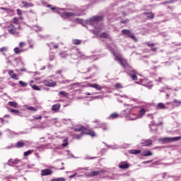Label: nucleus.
<instances>
[{
  "label": "nucleus",
  "instance_id": "obj_60",
  "mask_svg": "<svg viewBox=\"0 0 181 181\" xmlns=\"http://www.w3.org/2000/svg\"><path fill=\"white\" fill-rule=\"evenodd\" d=\"M69 177H70V178L74 177V175H72L69 176Z\"/></svg>",
  "mask_w": 181,
  "mask_h": 181
},
{
  "label": "nucleus",
  "instance_id": "obj_2",
  "mask_svg": "<svg viewBox=\"0 0 181 181\" xmlns=\"http://www.w3.org/2000/svg\"><path fill=\"white\" fill-rule=\"evenodd\" d=\"M74 131L81 133L76 136V139H80L83 135H90V136H95V133L93 130H86L84 127L81 125H77L74 127Z\"/></svg>",
  "mask_w": 181,
  "mask_h": 181
},
{
  "label": "nucleus",
  "instance_id": "obj_52",
  "mask_svg": "<svg viewBox=\"0 0 181 181\" xmlns=\"http://www.w3.org/2000/svg\"><path fill=\"white\" fill-rule=\"evenodd\" d=\"M9 115H4V118H9Z\"/></svg>",
  "mask_w": 181,
  "mask_h": 181
},
{
  "label": "nucleus",
  "instance_id": "obj_15",
  "mask_svg": "<svg viewBox=\"0 0 181 181\" xmlns=\"http://www.w3.org/2000/svg\"><path fill=\"white\" fill-rule=\"evenodd\" d=\"M156 108H157V110H166L168 108V107H166V105H165V104H163L162 103H159L157 104Z\"/></svg>",
  "mask_w": 181,
  "mask_h": 181
},
{
  "label": "nucleus",
  "instance_id": "obj_13",
  "mask_svg": "<svg viewBox=\"0 0 181 181\" xmlns=\"http://www.w3.org/2000/svg\"><path fill=\"white\" fill-rule=\"evenodd\" d=\"M88 86H89V87H91L92 88H95L96 90H98V91H101L103 90V87L97 83H93V84L90 83Z\"/></svg>",
  "mask_w": 181,
  "mask_h": 181
},
{
  "label": "nucleus",
  "instance_id": "obj_59",
  "mask_svg": "<svg viewBox=\"0 0 181 181\" xmlns=\"http://www.w3.org/2000/svg\"><path fill=\"white\" fill-rule=\"evenodd\" d=\"M54 9H56V8H55V7H52V8H51V10H52V11H54Z\"/></svg>",
  "mask_w": 181,
  "mask_h": 181
},
{
  "label": "nucleus",
  "instance_id": "obj_29",
  "mask_svg": "<svg viewBox=\"0 0 181 181\" xmlns=\"http://www.w3.org/2000/svg\"><path fill=\"white\" fill-rule=\"evenodd\" d=\"M173 103H175V104H177L175 105V107H180V105H181V100H177V99H175L173 100Z\"/></svg>",
  "mask_w": 181,
  "mask_h": 181
},
{
  "label": "nucleus",
  "instance_id": "obj_49",
  "mask_svg": "<svg viewBox=\"0 0 181 181\" xmlns=\"http://www.w3.org/2000/svg\"><path fill=\"white\" fill-rule=\"evenodd\" d=\"M8 74H9V76H11V75L13 74V71L9 70V71H8Z\"/></svg>",
  "mask_w": 181,
  "mask_h": 181
},
{
  "label": "nucleus",
  "instance_id": "obj_1",
  "mask_svg": "<svg viewBox=\"0 0 181 181\" xmlns=\"http://www.w3.org/2000/svg\"><path fill=\"white\" fill-rule=\"evenodd\" d=\"M100 21H103V16H93L87 21L88 25H90V26H94L95 29L93 30V33L95 34L96 36H98V34L103 30V26L98 24V22H100Z\"/></svg>",
  "mask_w": 181,
  "mask_h": 181
},
{
  "label": "nucleus",
  "instance_id": "obj_58",
  "mask_svg": "<svg viewBox=\"0 0 181 181\" xmlns=\"http://www.w3.org/2000/svg\"><path fill=\"white\" fill-rule=\"evenodd\" d=\"M124 107H131V105L124 104Z\"/></svg>",
  "mask_w": 181,
  "mask_h": 181
},
{
  "label": "nucleus",
  "instance_id": "obj_21",
  "mask_svg": "<svg viewBox=\"0 0 181 181\" xmlns=\"http://www.w3.org/2000/svg\"><path fill=\"white\" fill-rule=\"evenodd\" d=\"M142 156H152V152H151L149 150H147L142 153Z\"/></svg>",
  "mask_w": 181,
  "mask_h": 181
},
{
  "label": "nucleus",
  "instance_id": "obj_14",
  "mask_svg": "<svg viewBox=\"0 0 181 181\" xmlns=\"http://www.w3.org/2000/svg\"><path fill=\"white\" fill-rule=\"evenodd\" d=\"M53 172L50 169H45L41 170V175L42 176H47V175H52Z\"/></svg>",
  "mask_w": 181,
  "mask_h": 181
},
{
  "label": "nucleus",
  "instance_id": "obj_17",
  "mask_svg": "<svg viewBox=\"0 0 181 181\" xmlns=\"http://www.w3.org/2000/svg\"><path fill=\"white\" fill-rule=\"evenodd\" d=\"M146 112V110H145L144 108H141L139 111V115H137L138 118H142V117L145 115Z\"/></svg>",
  "mask_w": 181,
  "mask_h": 181
},
{
  "label": "nucleus",
  "instance_id": "obj_64",
  "mask_svg": "<svg viewBox=\"0 0 181 181\" xmlns=\"http://www.w3.org/2000/svg\"><path fill=\"white\" fill-rule=\"evenodd\" d=\"M100 96L95 97V98H100Z\"/></svg>",
  "mask_w": 181,
  "mask_h": 181
},
{
  "label": "nucleus",
  "instance_id": "obj_19",
  "mask_svg": "<svg viewBox=\"0 0 181 181\" xmlns=\"http://www.w3.org/2000/svg\"><path fill=\"white\" fill-rule=\"evenodd\" d=\"M52 110V111H59V110H60V104L53 105Z\"/></svg>",
  "mask_w": 181,
  "mask_h": 181
},
{
  "label": "nucleus",
  "instance_id": "obj_39",
  "mask_svg": "<svg viewBox=\"0 0 181 181\" xmlns=\"http://www.w3.org/2000/svg\"><path fill=\"white\" fill-rule=\"evenodd\" d=\"M11 112H14L15 114H19V110H16L15 109H11Z\"/></svg>",
  "mask_w": 181,
  "mask_h": 181
},
{
  "label": "nucleus",
  "instance_id": "obj_62",
  "mask_svg": "<svg viewBox=\"0 0 181 181\" xmlns=\"http://www.w3.org/2000/svg\"><path fill=\"white\" fill-rule=\"evenodd\" d=\"M76 21H80L78 18H75Z\"/></svg>",
  "mask_w": 181,
  "mask_h": 181
},
{
  "label": "nucleus",
  "instance_id": "obj_50",
  "mask_svg": "<svg viewBox=\"0 0 181 181\" xmlns=\"http://www.w3.org/2000/svg\"><path fill=\"white\" fill-rule=\"evenodd\" d=\"M151 162H152V160L144 161V163H151Z\"/></svg>",
  "mask_w": 181,
  "mask_h": 181
},
{
  "label": "nucleus",
  "instance_id": "obj_12",
  "mask_svg": "<svg viewBox=\"0 0 181 181\" xmlns=\"http://www.w3.org/2000/svg\"><path fill=\"white\" fill-rule=\"evenodd\" d=\"M119 168L120 169H128V168H129V164H128L127 161H123L119 164Z\"/></svg>",
  "mask_w": 181,
  "mask_h": 181
},
{
  "label": "nucleus",
  "instance_id": "obj_18",
  "mask_svg": "<svg viewBox=\"0 0 181 181\" xmlns=\"http://www.w3.org/2000/svg\"><path fill=\"white\" fill-rule=\"evenodd\" d=\"M143 16H144V18H153V13H152V12L144 13Z\"/></svg>",
  "mask_w": 181,
  "mask_h": 181
},
{
  "label": "nucleus",
  "instance_id": "obj_54",
  "mask_svg": "<svg viewBox=\"0 0 181 181\" xmlns=\"http://www.w3.org/2000/svg\"><path fill=\"white\" fill-rule=\"evenodd\" d=\"M86 95H91V93H88V92H86Z\"/></svg>",
  "mask_w": 181,
  "mask_h": 181
},
{
  "label": "nucleus",
  "instance_id": "obj_32",
  "mask_svg": "<svg viewBox=\"0 0 181 181\" xmlns=\"http://www.w3.org/2000/svg\"><path fill=\"white\" fill-rule=\"evenodd\" d=\"M19 84L21 87H28V83H26L25 82H23L22 81H19Z\"/></svg>",
  "mask_w": 181,
  "mask_h": 181
},
{
  "label": "nucleus",
  "instance_id": "obj_16",
  "mask_svg": "<svg viewBox=\"0 0 181 181\" xmlns=\"http://www.w3.org/2000/svg\"><path fill=\"white\" fill-rule=\"evenodd\" d=\"M22 5L24 8H32L33 4L32 3H28L27 1H23Z\"/></svg>",
  "mask_w": 181,
  "mask_h": 181
},
{
  "label": "nucleus",
  "instance_id": "obj_31",
  "mask_svg": "<svg viewBox=\"0 0 181 181\" xmlns=\"http://www.w3.org/2000/svg\"><path fill=\"white\" fill-rule=\"evenodd\" d=\"M72 43L74 45H81V40H74L72 41Z\"/></svg>",
  "mask_w": 181,
  "mask_h": 181
},
{
  "label": "nucleus",
  "instance_id": "obj_53",
  "mask_svg": "<svg viewBox=\"0 0 181 181\" xmlns=\"http://www.w3.org/2000/svg\"><path fill=\"white\" fill-rule=\"evenodd\" d=\"M62 74V71H57V74Z\"/></svg>",
  "mask_w": 181,
  "mask_h": 181
},
{
  "label": "nucleus",
  "instance_id": "obj_51",
  "mask_svg": "<svg viewBox=\"0 0 181 181\" xmlns=\"http://www.w3.org/2000/svg\"><path fill=\"white\" fill-rule=\"evenodd\" d=\"M151 50H152V52H156L157 48H156V47H155V48H152V49H151Z\"/></svg>",
  "mask_w": 181,
  "mask_h": 181
},
{
  "label": "nucleus",
  "instance_id": "obj_63",
  "mask_svg": "<svg viewBox=\"0 0 181 181\" xmlns=\"http://www.w3.org/2000/svg\"><path fill=\"white\" fill-rule=\"evenodd\" d=\"M95 158L97 157H93V158H90V159H95Z\"/></svg>",
  "mask_w": 181,
  "mask_h": 181
},
{
  "label": "nucleus",
  "instance_id": "obj_56",
  "mask_svg": "<svg viewBox=\"0 0 181 181\" xmlns=\"http://www.w3.org/2000/svg\"><path fill=\"white\" fill-rule=\"evenodd\" d=\"M11 148H12V146H7L6 147V149H11Z\"/></svg>",
  "mask_w": 181,
  "mask_h": 181
},
{
  "label": "nucleus",
  "instance_id": "obj_8",
  "mask_svg": "<svg viewBox=\"0 0 181 181\" xmlns=\"http://www.w3.org/2000/svg\"><path fill=\"white\" fill-rule=\"evenodd\" d=\"M43 83L47 87H54L56 86V82L53 81V80H45L43 81Z\"/></svg>",
  "mask_w": 181,
  "mask_h": 181
},
{
  "label": "nucleus",
  "instance_id": "obj_30",
  "mask_svg": "<svg viewBox=\"0 0 181 181\" xmlns=\"http://www.w3.org/2000/svg\"><path fill=\"white\" fill-rule=\"evenodd\" d=\"M22 52H23V51L22 50V49H19L18 47H16V48L14 49V52L16 53V54H19V53H22Z\"/></svg>",
  "mask_w": 181,
  "mask_h": 181
},
{
  "label": "nucleus",
  "instance_id": "obj_33",
  "mask_svg": "<svg viewBox=\"0 0 181 181\" xmlns=\"http://www.w3.org/2000/svg\"><path fill=\"white\" fill-rule=\"evenodd\" d=\"M100 173L99 171H93L90 173L89 176H97Z\"/></svg>",
  "mask_w": 181,
  "mask_h": 181
},
{
  "label": "nucleus",
  "instance_id": "obj_4",
  "mask_svg": "<svg viewBox=\"0 0 181 181\" xmlns=\"http://www.w3.org/2000/svg\"><path fill=\"white\" fill-rule=\"evenodd\" d=\"M111 52L112 54L115 56V60L119 62L120 64H122L123 67H124V69H127L128 64H127V60L124 59L123 57H121L119 54H117V52H115V50L112 49Z\"/></svg>",
  "mask_w": 181,
  "mask_h": 181
},
{
  "label": "nucleus",
  "instance_id": "obj_25",
  "mask_svg": "<svg viewBox=\"0 0 181 181\" xmlns=\"http://www.w3.org/2000/svg\"><path fill=\"white\" fill-rule=\"evenodd\" d=\"M118 117H119V115L117 113H112L109 117V119H115V118H118Z\"/></svg>",
  "mask_w": 181,
  "mask_h": 181
},
{
  "label": "nucleus",
  "instance_id": "obj_3",
  "mask_svg": "<svg viewBox=\"0 0 181 181\" xmlns=\"http://www.w3.org/2000/svg\"><path fill=\"white\" fill-rule=\"evenodd\" d=\"M132 110V107L127 108L123 111L124 117H125L126 119L130 121H134V119H138V116L136 114L131 113V110Z\"/></svg>",
  "mask_w": 181,
  "mask_h": 181
},
{
  "label": "nucleus",
  "instance_id": "obj_35",
  "mask_svg": "<svg viewBox=\"0 0 181 181\" xmlns=\"http://www.w3.org/2000/svg\"><path fill=\"white\" fill-rule=\"evenodd\" d=\"M32 88H33V90H36L37 91H40V88L36 85H33Z\"/></svg>",
  "mask_w": 181,
  "mask_h": 181
},
{
  "label": "nucleus",
  "instance_id": "obj_36",
  "mask_svg": "<svg viewBox=\"0 0 181 181\" xmlns=\"http://www.w3.org/2000/svg\"><path fill=\"white\" fill-rule=\"evenodd\" d=\"M69 145V142H67V139L63 141L62 146L66 147Z\"/></svg>",
  "mask_w": 181,
  "mask_h": 181
},
{
  "label": "nucleus",
  "instance_id": "obj_42",
  "mask_svg": "<svg viewBox=\"0 0 181 181\" xmlns=\"http://www.w3.org/2000/svg\"><path fill=\"white\" fill-rule=\"evenodd\" d=\"M17 76H18V75H16V74H13L11 77V78L16 79Z\"/></svg>",
  "mask_w": 181,
  "mask_h": 181
},
{
  "label": "nucleus",
  "instance_id": "obj_11",
  "mask_svg": "<svg viewBox=\"0 0 181 181\" xmlns=\"http://www.w3.org/2000/svg\"><path fill=\"white\" fill-rule=\"evenodd\" d=\"M141 146H149V145H152V140L151 139H146L142 140L141 142Z\"/></svg>",
  "mask_w": 181,
  "mask_h": 181
},
{
  "label": "nucleus",
  "instance_id": "obj_9",
  "mask_svg": "<svg viewBox=\"0 0 181 181\" xmlns=\"http://www.w3.org/2000/svg\"><path fill=\"white\" fill-rule=\"evenodd\" d=\"M62 15L66 18H74V16H78V14H76V13L73 12L64 11L62 12Z\"/></svg>",
  "mask_w": 181,
  "mask_h": 181
},
{
  "label": "nucleus",
  "instance_id": "obj_37",
  "mask_svg": "<svg viewBox=\"0 0 181 181\" xmlns=\"http://www.w3.org/2000/svg\"><path fill=\"white\" fill-rule=\"evenodd\" d=\"M1 52L4 53V52H6L8 50V47H3L2 48L0 49Z\"/></svg>",
  "mask_w": 181,
  "mask_h": 181
},
{
  "label": "nucleus",
  "instance_id": "obj_45",
  "mask_svg": "<svg viewBox=\"0 0 181 181\" xmlns=\"http://www.w3.org/2000/svg\"><path fill=\"white\" fill-rule=\"evenodd\" d=\"M35 119H42V116H35Z\"/></svg>",
  "mask_w": 181,
  "mask_h": 181
},
{
  "label": "nucleus",
  "instance_id": "obj_38",
  "mask_svg": "<svg viewBox=\"0 0 181 181\" xmlns=\"http://www.w3.org/2000/svg\"><path fill=\"white\" fill-rule=\"evenodd\" d=\"M115 88H122V86L121 85V83H117L115 84Z\"/></svg>",
  "mask_w": 181,
  "mask_h": 181
},
{
  "label": "nucleus",
  "instance_id": "obj_5",
  "mask_svg": "<svg viewBox=\"0 0 181 181\" xmlns=\"http://www.w3.org/2000/svg\"><path fill=\"white\" fill-rule=\"evenodd\" d=\"M181 136L176 137H164L159 139L160 142H164V144H168L169 142H177L180 141Z\"/></svg>",
  "mask_w": 181,
  "mask_h": 181
},
{
  "label": "nucleus",
  "instance_id": "obj_28",
  "mask_svg": "<svg viewBox=\"0 0 181 181\" xmlns=\"http://www.w3.org/2000/svg\"><path fill=\"white\" fill-rule=\"evenodd\" d=\"M33 30H35V32H40V30H42V27H39L38 25H34L33 27Z\"/></svg>",
  "mask_w": 181,
  "mask_h": 181
},
{
  "label": "nucleus",
  "instance_id": "obj_26",
  "mask_svg": "<svg viewBox=\"0 0 181 181\" xmlns=\"http://www.w3.org/2000/svg\"><path fill=\"white\" fill-rule=\"evenodd\" d=\"M100 37H103L104 39H109L110 35L107 33H103L100 35Z\"/></svg>",
  "mask_w": 181,
  "mask_h": 181
},
{
  "label": "nucleus",
  "instance_id": "obj_20",
  "mask_svg": "<svg viewBox=\"0 0 181 181\" xmlns=\"http://www.w3.org/2000/svg\"><path fill=\"white\" fill-rule=\"evenodd\" d=\"M25 107L26 108V110H29L30 111H33L34 112H36V111H37V108L35 107L25 105Z\"/></svg>",
  "mask_w": 181,
  "mask_h": 181
},
{
  "label": "nucleus",
  "instance_id": "obj_40",
  "mask_svg": "<svg viewBox=\"0 0 181 181\" xmlns=\"http://www.w3.org/2000/svg\"><path fill=\"white\" fill-rule=\"evenodd\" d=\"M59 56H61L62 57H66V56H67V54L66 52H61L59 54Z\"/></svg>",
  "mask_w": 181,
  "mask_h": 181
},
{
  "label": "nucleus",
  "instance_id": "obj_23",
  "mask_svg": "<svg viewBox=\"0 0 181 181\" xmlns=\"http://www.w3.org/2000/svg\"><path fill=\"white\" fill-rule=\"evenodd\" d=\"M129 152L132 155H138V154L141 153V151H139V150H130V151H129Z\"/></svg>",
  "mask_w": 181,
  "mask_h": 181
},
{
  "label": "nucleus",
  "instance_id": "obj_57",
  "mask_svg": "<svg viewBox=\"0 0 181 181\" xmlns=\"http://www.w3.org/2000/svg\"><path fill=\"white\" fill-rule=\"evenodd\" d=\"M54 49H58L59 46L58 45H54Z\"/></svg>",
  "mask_w": 181,
  "mask_h": 181
},
{
  "label": "nucleus",
  "instance_id": "obj_24",
  "mask_svg": "<svg viewBox=\"0 0 181 181\" xmlns=\"http://www.w3.org/2000/svg\"><path fill=\"white\" fill-rule=\"evenodd\" d=\"M16 148H23L25 146V143L23 141H18L16 145Z\"/></svg>",
  "mask_w": 181,
  "mask_h": 181
},
{
  "label": "nucleus",
  "instance_id": "obj_22",
  "mask_svg": "<svg viewBox=\"0 0 181 181\" xmlns=\"http://www.w3.org/2000/svg\"><path fill=\"white\" fill-rule=\"evenodd\" d=\"M8 105H10V107H13V108H18V103L16 102L10 101L8 102Z\"/></svg>",
  "mask_w": 181,
  "mask_h": 181
},
{
  "label": "nucleus",
  "instance_id": "obj_47",
  "mask_svg": "<svg viewBox=\"0 0 181 181\" xmlns=\"http://www.w3.org/2000/svg\"><path fill=\"white\" fill-rule=\"evenodd\" d=\"M128 22H129V20H123L121 21L122 23H128Z\"/></svg>",
  "mask_w": 181,
  "mask_h": 181
},
{
  "label": "nucleus",
  "instance_id": "obj_10",
  "mask_svg": "<svg viewBox=\"0 0 181 181\" xmlns=\"http://www.w3.org/2000/svg\"><path fill=\"white\" fill-rule=\"evenodd\" d=\"M136 71H135L134 69L129 70V76H132V80H134V81H136V80H138V76H136Z\"/></svg>",
  "mask_w": 181,
  "mask_h": 181
},
{
  "label": "nucleus",
  "instance_id": "obj_6",
  "mask_svg": "<svg viewBox=\"0 0 181 181\" xmlns=\"http://www.w3.org/2000/svg\"><path fill=\"white\" fill-rule=\"evenodd\" d=\"M19 26H15L13 24H10L8 27L7 29L11 35H14V36H18L19 35V33H18V28Z\"/></svg>",
  "mask_w": 181,
  "mask_h": 181
},
{
  "label": "nucleus",
  "instance_id": "obj_44",
  "mask_svg": "<svg viewBox=\"0 0 181 181\" xmlns=\"http://www.w3.org/2000/svg\"><path fill=\"white\" fill-rule=\"evenodd\" d=\"M147 45H148V46L149 47H153V46H155V44H153V43H147Z\"/></svg>",
  "mask_w": 181,
  "mask_h": 181
},
{
  "label": "nucleus",
  "instance_id": "obj_43",
  "mask_svg": "<svg viewBox=\"0 0 181 181\" xmlns=\"http://www.w3.org/2000/svg\"><path fill=\"white\" fill-rule=\"evenodd\" d=\"M17 14L21 16V15H22V11H21V9H17Z\"/></svg>",
  "mask_w": 181,
  "mask_h": 181
},
{
  "label": "nucleus",
  "instance_id": "obj_48",
  "mask_svg": "<svg viewBox=\"0 0 181 181\" xmlns=\"http://www.w3.org/2000/svg\"><path fill=\"white\" fill-rule=\"evenodd\" d=\"M59 95H66V93L64 91H60Z\"/></svg>",
  "mask_w": 181,
  "mask_h": 181
},
{
  "label": "nucleus",
  "instance_id": "obj_46",
  "mask_svg": "<svg viewBox=\"0 0 181 181\" xmlns=\"http://www.w3.org/2000/svg\"><path fill=\"white\" fill-rule=\"evenodd\" d=\"M25 46V42H20V47L22 49Z\"/></svg>",
  "mask_w": 181,
  "mask_h": 181
},
{
  "label": "nucleus",
  "instance_id": "obj_27",
  "mask_svg": "<svg viewBox=\"0 0 181 181\" xmlns=\"http://www.w3.org/2000/svg\"><path fill=\"white\" fill-rule=\"evenodd\" d=\"M98 128H102L103 131H107V129H108V128L107 127V124L105 123L102 124L100 126L98 127Z\"/></svg>",
  "mask_w": 181,
  "mask_h": 181
},
{
  "label": "nucleus",
  "instance_id": "obj_7",
  "mask_svg": "<svg viewBox=\"0 0 181 181\" xmlns=\"http://www.w3.org/2000/svg\"><path fill=\"white\" fill-rule=\"evenodd\" d=\"M122 33H123V35H126L127 36H129V37H131L132 39H133V40L136 41V38L135 37V35H134V34H132L130 30H122Z\"/></svg>",
  "mask_w": 181,
  "mask_h": 181
},
{
  "label": "nucleus",
  "instance_id": "obj_61",
  "mask_svg": "<svg viewBox=\"0 0 181 181\" xmlns=\"http://www.w3.org/2000/svg\"><path fill=\"white\" fill-rule=\"evenodd\" d=\"M0 120L1 121V122H4V119L0 118Z\"/></svg>",
  "mask_w": 181,
  "mask_h": 181
},
{
  "label": "nucleus",
  "instance_id": "obj_41",
  "mask_svg": "<svg viewBox=\"0 0 181 181\" xmlns=\"http://www.w3.org/2000/svg\"><path fill=\"white\" fill-rule=\"evenodd\" d=\"M18 21H19V18H13V23H14L16 25H18Z\"/></svg>",
  "mask_w": 181,
  "mask_h": 181
},
{
  "label": "nucleus",
  "instance_id": "obj_55",
  "mask_svg": "<svg viewBox=\"0 0 181 181\" xmlns=\"http://www.w3.org/2000/svg\"><path fill=\"white\" fill-rule=\"evenodd\" d=\"M166 104H167V105H169V104H173V103H172V102H168V103H167Z\"/></svg>",
  "mask_w": 181,
  "mask_h": 181
},
{
  "label": "nucleus",
  "instance_id": "obj_34",
  "mask_svg": "<svg viewBox=\"0 0 181 181\" xmlns=\"http://www.w3.org/2000/svg\"><path fill=\"white\" fill-rule=\"evenodd\" d=\"M32 152H33V151L31 150L24 152V156H29V155H31Z\"/></svg>",
  "mask_w": 181,
  "mask_h": 181
}]
</instances>
